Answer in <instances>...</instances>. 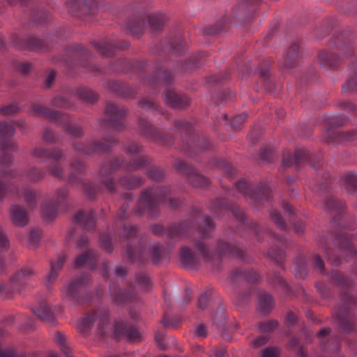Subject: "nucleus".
<instances>
[{"mask_svg": "<svg viewBox=\"0 0 357 357\" xmlns=\"http://www.w3.org/2000/svg\"><path fill=\"white\" fill-rule=\"evenodd\" d=\"M299 354H300L301 356H304L303 351H301V350L299 351Z\"/></svg>", "mask_w": 357, "mask_h": 357, "instance_id": "13d9d810", "label": "nucleus"}, {"mask_svg": "<svg viewBox=\"0 0 357 357\" xmlns=\"http://www.w3.org/2000/svg\"><path fill=\"white\" fill-rule=\"evenodd\" d=\"M56 204H44L42 206V215L44 219L49 220L52 219L56 214Z\"/></svg>", "mask_w": 357, "mask_h": 357, "instance_id": "6e6552de", "label": "nucleus"}, {"mask_svg": "<svg viewBox=\"0 0 357 357\" xmlns=\"http://www.w3.org/2000/svg\"><path fill=\"white\" fill-rule=\"evenodd\" d=\"M298 45L297 44H294L286 50L284 53V58L286 60V65L288 66L289 60H294L298 56Z\"/></svg>", "mask_w": 357, "mask_h": 357, "instance_id": "f8f14e48", "label": "nucleus"}, {"mask_svg": "<svg viewBox=\"0 0 357 357\" xmlns=\"http://www.w3.org/2000/svg\"><path fill=\"white\" fill-rule=\"evenodd\" d=\"M162 98L167 105L173 108H185L188 106L187 101L184 98L178 96L174 91L167 90L162 94Z\"/></svg>", "mask_w": 357, "mask_h": 357, "instance_id": "f03ea898", "label": "nucleus"}, {"mask_svg": "<svg viewBox=\"0 0 357 357\" xmlns=\"http://www.w3.org/2000/svg\"><path fill=\"white\" fill-rule=\"evenodd\" d=\"M33 312L38 318L41 319L42 320L46 321H52L54 320V318L52 317L50 310L47 308L36 310H33Z\"/></svg>", "mask_w": 357, "mask_h": 357, "instance_id": "ddd939ff", "label": "nucleus"}, {"mask_svg": "<svg viewBox=\"0 0 357 357\" xmlns=\"http://www.w3.org/2000/svg\"><path fill=\"white\" fill-rule=\"evenodd\" d=\"M195 335L197 337H204L207 335L206 328L204 324H199L195 329Z\"/></svg>", "mask_w": 357, "mask_h": 357, "instance_id": "b1692460", "label": "nucleus"}, {"mask_svg": "<svg viewBox=\"0 0 357 357\" xmlns=\"http://www.w3.org/2000/svg\"><path fill=\"white\" fill-rule=\"evenodd\" d=\"M162 19V15L160 14H158V24H157V26H158V30L159 29V26H160V23L159 22L160 21V20Z\"/></svg>", "mask_w": 357, "mask_h": 357, "instance_id": "de8ad7c7", "label": "nucleus"}, {"mask_svg": "<svg viewBox=\"0 0 357 357\" xmlns=\"http://www.w3.org/2000/svg\"><path fill=\"white\" fill-rule=\"evenodd\" d=\"M268 337L266 335H261L254 340L251 344L253 347H259L267 343Z\"/></svg>", "mask_w": 357, "mask_h": 357, "instance_id": "aec40b11", "label": "nucleus"}, {"mask_svg": "<svg viewBox=\"0 0 357 357\" xmlns=\"http://www.w3.org/2000/svg\"><path fill=\"white\" fill-rule=\"evenodd\" d=\"M342 182L343 185H347L351 188H357V174L354 172L345 174L342 178Z\"/></svg>", "mask_w": 357, "mask_h": 357, "instance_id": "1a4fd4ad", "label": "nucleus"}, {"mask_svg": "<svg viewBox=\"0 0 357 357\" xmlns=\"http://www.w3.org/2000/svg\"><path fill=\"white\" fill-rule=\"evenodd\" d=\"M116 274L119 276H122L123 274V273H121L120 272V270L119 269H117L116 271Z\"/></svg>", "mask_w": 357, "mask_h": 357, "instance_id": "8fccbe9b", "label": "nucleus"}, {"mask_svg": "<svg viewBox=\"0 0 357 357\" xmlns=\"http://www.w3.org/2000/svg\"><path fill=\"white\" fill-rule=\"evenodd\" d=\"M215 357H224L225 356V351L224 349H220L217 351L215 353Z\"/></svg>", "mask_w": 357, "mask_h": 357, "instance_id": "a19ab883", "label": "nucleus"}, {"mask_svg": "<svg viewBox=\"0 0 357 357\" xmlns=\"http://www.w3.org/2000/svg\"><path fill=\"white\" fill-rule=\"evenodd\" d=\"M91 220L92 222L93 221V217L90 215V214H86L84 212H79L78 213L75 218V220L77 222H83V223H86L88 220Z\"/></svg>", "mask_w": 357, "mask_h": 357, "instance_id": "6ab92c4d", "label": "nucleus"}, {"mask_svg": "<svg viewBox=\"0 0 357 357\" xmlns=\"http://www.w3.org/2000/svg\"><path fill=\"white\" fill-rule=\"evenodd\" d=\"M79 282H73L70 284L68 286L66 287L63 291L68 296L73 295V294L75 291V289L79 287Z\"/></svg>", "mask_w": 357, "mask_h": 357, "instance_id": "5701e85b", "label": "nucleus"}, {"mask_svg": "<svg viewBox=\"0 0 357 357\" xmlns=\"http://www.w3.org/2000/svg\"><path fill=\"white\" fill-rule=\"evenodd\" d=\"M287 319L289 321L292 322V323H294L295 321V319H294L293 314H289L288 315Z\"/></svg>", "mask_w": 357, "mask_h": 357, "instance_id": "37998d69", "label": "nucleus"}, {"mask_svg": "<svg viewBox=\"0 0 357 357\" xmlns=\"http://www.w3.org/2000/svg\"><path fill=\"white\" fill-rule=\"evenodd\" d=\"M330 333V329L329 328H323L321 330H320L318 333H317V336L319 337V338H322L323 337L328 335Z\"/></svg>", "mask_w": 357, "mask_h": 357, "instance_id": "f704fd0d", "label": "nucleus"}, {"mask_svg": "<svg viewBox=\"0 0 357 357\" xmlns=\"http://www.w3.org/2000/svg\"><path fill=\"white\" fill-rule=\"evenodd\" d=\"M197 248L199 251L200 254L205 260H207V251L205 249L204 245L202 242H199L197 244Z\"/></svg>", "mask_w": 357, "mask_h": 357, "instance_id": "c85d7f7f", "label": "nucleus"}, {"mask_svg": "<svg viewBox=\"0 0 357 357\" xmlns=\"http://www.w3.org/2000/svg\"><path fill=\"white\" fill-rule=\"evenodd\" d=\"M157 347H158V348H159V347L163 348V347L160 345V344L159 343V340H158V344H157Z\"/></svg>", "mask_w": 357, "mask_h": 357, "instance_id": "4d7b16f0", "label": "nucleus"}, {"mask_svg": "<svg viewBox=\"0 0 357 357\" xmlns=\"http://www.w3.org/2000/svg\"><path fill=\"white\" fill-rule=\"evenodd\" d=\"M26 200L29 202L30 207H34L36 206L35 195L31 192L26 195Z\"/></svg>", "mask_w": 357, "mask_h": 357, "instance_id": "7c9ffc66", "label": "nucleus"}, {"mask_svg": "<svg viewBox=\"0 0 357 357\" xmlns=\"http://www.w3.org/2000/svg\"><path fill=\"white\" fill-rule=\"evenodd\" d=\"M180 259L185 267L192 268L196 264L195 257L188 247H183L181 249Z\"/></svg>", "mask_w": 357, "mask_h": 357, "instance_id": "20e7f679", "label": "nucleus"}, {"mask_svg": "<svg viewBox=\"0 0 357 357\" xmlns=\"http://www.w3.org/2000/svg\"><path fill=\"white\" fill-rule=\"evenodd\" d=\"M14 128L6 123H0V134L3 135H13L14 134Z\"/></svg>", "mask_w": 357, "mask_h": 357, "instance_id": "a211bd4d", "label": "nucleus"}, {"mask_svg": "<svg viewBox=\"0 0 357 357\" xmlns=\"http://www.w3.org/2000/svg\"><path fill=\"white\" fill-rule=\"evenodd\" d=\"M236 251V250L232 246L226 243H222L218 246V252L220 254H229L234 256Z\"/></svg>", "mask_w": 357, "mask_h": 357, "instance_id": "4468645a", "label": "nucleus"}, {"mask_svg": "<svg viewBox=\"0 0 357 357\" xmlns=\"http://www.w3.org/2000/svg\"><path fill=\"white\" fill-rule=\"evenodd\" d=\"M64 262V257H58L56 261H51V271L47 276V283H51L57 276V271L60 269Z\"/></svg>", "mask_w": 357, "mask_h": 357, "instance_id": "423d86ee", "label": "nucleus"}, {"mask_svg": "<svg viewBox=\"0 0 357 357\" xmlns=\"http://www.w3.org/2000/svg\"><path fill=\"white\" fill-rule=\"evenodd\" d=\"M112 109L109 110L111 113L116 114L117 113V108L114 106H111Z\"/></svg>", "mask_w": 357, "mask_h": 357, "instance_id": "49530a36", "label": "nucleus"}, {"mask_svg": "<svg viewBox=\"0 0 357 357\" xmlns=\"http://www.w3.org/2000/svg\"><path fill=\"white\" fill-rule=\"evenodd\" d=\"M6 176L7 172L0 174V178H5ZM8 190V186L3 184L1 181H0V200H1L3 196L7 193Z\"/></svg>", "mask_w": 357, "mask_h": 357, "instance_id": "4be33fe9", "label": "nucleus"}, {"mask_svg": "<svg viewBox=\"0 0 357 357\" xmlns=\"http://www.w3.org/2000/svg\"><path fill=\"white\" fill-rule=\"evenodd\" d=\"M168 46L169 51L177 55L183 54L185 50V46L181 39L168 44Z\"/></svg>", "mask_w": 357, "mask_h": 357, "instance_id": "9d476101", "label": "nucleus"}, {"mask_svg": "<svg viewBox=\"0 0 357 357\" xmlns=\"http://www.w3.org/2000/svg\"><path fill=\"white\" fill-rule=\"evenodd\" d=\"M328 260L329 261V262L333 265V266H337L340 264V261H335L333 259V257L332 256H330L328 257Z\"/></svg>", "mask_w": 357, "mask_h": 357, "instance_id": "ea45409f", "label": "nucleus"}, {"mask_svg": "<svg viewBox=\"0 0 357 357\" xmlns=\"http://www.w3.org/2000/svg\"><path fill=\"white\" fill-rule=\"evenodd\" d=\"M162 190H163V189H162V188H160V189L158 188V195L159 194V191L162 192ZM157 202H158V203L160 202V199L158 197Z\"/></svg>", "mask_w": 357, "mask_h": 357, "instance_id": "603ef678", "label": "nucleus"}, {"mask_svg": "<svg viewBox=\"0 0 357 357\" xmlns=\"http://www.w3.org/2000/svg\"><path fill=\"white\" fill-rule=\"evenodd\" d=\"M10 218L13 222L19 227L24 226L28 222L26 213L17 206L10 208Z\"/></svg>", "mask_w": 357, "mask_h": 357, "instance_id": "7ed1b4c3", "label": "nucleus"}, {"mask_svg": "<svg viewBox=\"0 0 357 357\" xmlns=\"http://www.w3.org/2000/svg\"><path fill=\"white\" fill-rule=\"evenodd\" d=\"M171 82V76L167 73L158 75V84H169Z\"/></svg>", "mask_w": 357, "mask_h": 357, "instance_id": "412c9836", "label": "nucleus"}, {"mask_svg": "<svg viewBox=\"0 0 357 357\" xmlns=\"http://www.w3.org/2000/svg\"><path fill=\"white\" fill-rule=\"evenodd\" d=\"M297 344H298V342L295 339H293L289 342L287 347L290 348V347H292L296 345Z\"/></svg>", "mask_w": 357, "mask_h": 357, "instance_id": "79ce46f5", "label": "nucleus"}, {"mask_svg": "<svg viewBox=\"0 0 357 357\" xmlns=\"http://www.w3.org/2000/svg\"><path fill=\"white\" fill-rule=\"evenodd\" d=\"M197 179H199V180H200L202 181H204V183L206 181V178L204 176H199V175L197 176Z\"/></svg>", "mask_w": 357, "mask_h": 357, "instance_id": "09e8293b", "label": "nucleus"}, {"mask_svg": "<svg viewBox=\"0 0 357 357\" xmlns=\"http://www.w3.org/2000/svg\"><path fill=\"white\" fill-rule=\"evenodd\" d=\"M335 241L340 245L342 255L344 256L346 261H349L356 255V248L350 242V237L345 231L337 234Z\"/></svg>", "mask_w": 357, "mask_h": 357, "instance_id": "f257e3e1", "label": "nucleus"}, {"mask_svg": "<svg viewBox=\"0 0 357 357\" xmlns=\"http://www.w3.org/2000/svg\"><path fill=\"white\" fill-rule=\"evenodd\" d=\"M260 357H278L280 350L278 347H269L261 350Z\"/></svg>", "mask_w": 357, "mask_h": 357, "instance_id": "2eb2a0df", "label": "nucleus"}, {"mask_svg": "<svg viewBox=\"0 0 357 357\" xmlns=\"http://www.w3.org/2000/svg\"><path fill=\"white\" fill-rule=\"evenodd\" d=\"M314 264L317 267V268L320 271L322 272L324 268V263L319 257H314Z\"/></svg>", "mask_w": 357, "mask_h": 357, "instance_id": "c756f323", "label": "nucleus"}, {"mask_svg": "<svg viewBox=\"0 0 357 357\" xmlns=\"http://www.w3.org/2000/svg\"><path fill=\"white\" fill-rule=\"evenodd\" d=\"M56 73L54 70H50L47 77L45 79V85L47 88L50 87L52 83L53 82L55 78Z\"/></svg>", "mask_w": 357, "mask_h": 357, "instance_id": "a878e982", "label": "nucleus"}, {"mask_svg": "<svg viewBox=\"0 0 357 357\" xmlns=\"http://www.w3.org/2000/svg\"><path fill=\"white\" fill-rule=\"evenodd\" d=\"M304 158L303 152H297L294 155H291L289 157L284 158L283 164L284 166H292L298 163Z\"/></svg>", "mask_w": 357, "mask_h": 357, "instance_id": "9b49d317", "label": "nucleus"}, {"mask_svg": "<svg viewBox=\"0 0 357 357\" xmlns=\"http://www.w3.org/2000/svg\"><path fill=\"white\" fill-rule=\"evenodd\" d=\"M244 185H247V182L244 180L240 181L238 184V188L241 192L247 195L248 192L246 190V188H244L243 186Z\"/></svg>", "mask_w": 357, "mask_h": 357, "instance_id": "473e14b6", "label": "nucleus"}, {"mask_svg": "<svg viewBox=\"0 0 357 357\" xmlns=\"http://www.w3.org/2000/svg\"><path fill=\"white\" fill-rule=\"evenodd\" d=\"M31 273H32V271L30 269L22 270V271L18 273V278L20 280H23L25 277L28 276Z\"/></svg>", "mask_w": 357, "mask_h": 357, "instance_id": "72a5a7b5", "label": "nucleus"}, {"mask_svg": "<svg viewBox=\"0 0 357 357\" xmlns=\"http://www.w3.org/2000/svg\"><path fill=\"white\" fill-rule=\"evenodd\" d=\"M89 258L88 254H84L77 257L75 260V265L76 266H80L83 265Z\"/></svg>", "mask_w": 357, "mask_h": 357, "instance_id": "393cba45", "label": "nucleus"}, {"mask_svg": "<svg viewBox=\"0 0 357 357\" xmlns=\"http://www.w3.org/2000/svg\"><path fill=\"white\" fill-rule=\"evenodd\" d=\"M204 224H205V227L208 229H212L214 226L213 220L208 217L205 218Z\"/></svg>", "mask_w": 357, "mask_h": 357, "instance_id": "e433bc0d", "label": "nucleus"}, {"mask_svg": "<svg viewBox=\"0 0 357 357\" xmlns=\"http://www.w3.org/2000/svg\"><path fill=\"white\" fill-rule=\"evenodd\" d=\"M284 210L289 209V204H286L285 206H284Z\"/></svg>", "mask_w": 357, "mask_h": 357, "instance_id": "5fc2aeb1", "label": "nucleus"}, {"mask_svg": "<svg viewBox=\"0 0 357 357\" xmlns=\"http://www.w3.org/2000/svg\"><path fill=\"white\" fill-rule=\"evenodd\" d=\"M278 326V321L275 320L268 321L261 323L259 325V330L261 331H271Z\"/></svg>", "mask_w": 357, "mask_h": 357, "instance_id": "f3484780", "label": "nucleus"}, {"mask_svg": "<svg viewBox=\"0 0 357 357\" xmlns=\"http://www.w3.org/2000/svg\"><path fill=\"white\" fill-rule=\"evenodd\" d=\"M100 244H101V246L102 247V248H104L106 251H107V252L111 251V245H110V243L109 242L108 239H107V238L102 239Z\"/></svg>", "mask_w": 357, "mask_h": 357, "instance_id": "2f4dec72", "label": "nucleus"}, {"mask_svg": "<svg viewBox=\"0 0 357 357\" xmlns=\"http://www.w3.org/2000/svg\"><path fill=\"white\" fill-rule=\"evenodd\" d=\"M274 305L273 297L266 294H262L258 301V309L261 312H268Z\"/></svg>", "mask_w": 357, "mask_h": 357, "instance_id": "39448f33", "label": "nucleus"}, {"mask_svg": "<svg viewBox=\"0 0 357 357\" xmlns=\"http://www.w3.org/2000/svg\"><path fill=\"white\" fill-rule=\"evenodd\" d=\"M271 216L278 227H279L280 229L285 228L286 223L277 211H271Z\"/></svg>", "mask_w": 357, "mask_h": 357, "instance_id": "dca6fc26", "label": "nucleus"}, {"mask_svg": "<svg viewBox=\"0 0 357 357\" xmlns=\"http://www.w3.org/2000/svg\"><path fill=\"white\" fill-rule=\"evenodd\" d=\"M208 302V297L205 294L201 296L198 301L199 307L204 309Z\"/></svg>", "mask_w": 357, "mask_h": 357, "instance_id": "bb28decb", "label": "nucleus"}, {"mask_svg": "<svg viewBox=\"0 0 357 357\" xmlns=\"http://www.w3.org/2000/svg\"><path fill=\"white\" fill-rule=\"evenodd\" d=\"M17 111V107L15 106H8L2 109V112L6 114L15 112Z\"/></svg>", "mask_w": 357, "mask_h": 357, "instance_id": "c9c22d12", "label": "nucleus"}, {"mask_svg": "<svg viewBox=\"0 0 357 357\" xmlns=\"http://www.w3.org/2000/svg\"><path fill=\"white\" fill-rule=\"evenodd\" d=\"M0 357H10V355L5 351H0Z\"/></svg>", "mask_w": 357, "mask_h": 357, "instance_id": "c03bdc74", "label": "nucleus"}, {"mask_svg": "<svg viewBox=\"0 0 357 357\" xmlns=\"http://www.w3.org/2000/svg\"><path fill=\"white\" fill-rule=\"evenodd\" d=\"M0 248L6 250L8 248V241L3 234H0Z\"/></svg>", "mask_w": 357, "mask_h": 357, "instance_id": "cd10ccee", "label": "nucleus"}, {"mask_svg": "<svg viewBox=\"0 0 357 357\" xmlns=\"http://www.w3.org/2000/svg\"><path fill=\"white\" fill-rule=\"evenodd\" d=\"M191 295H192L191 292L190 291H187V292H186V296H187L186 297V300H187V301H190L191 297H192Z\"/></svg>", "mask_w": 357, "mask_h": 357, "instance_id": "a18cd8bd", "label": "nucleus"}, {"mask_svg": "<svg viewBox=\"0 0 357 357\" xmlns=\"http://www.w3.org/2000/svg\"><path fill=\"white\" fill-rule=\"evenodd\" d=\"M296 276L297 278L302 277V275H301V274H298V273H296Z\"/></svg>", "mask_w": 357, "mask_h": 357, "instance_id": "bf43d9fd", "label": "nucleus"}, {"mask_svg": "<svg viewBox=\"0 0 357 357\" xmlns=\"http://www.w3.org/2000/svg\"><path fill=\"white\" fill-rule=\"evenodd\" d=\"M159 247L158 246V257H157V259H158V262L159 261L160 259V253L159 252Z\"/></svg>", "mask_w": 357, "mask_h": 357, "instance_id": "3c124183", "label": "nucleus"}, {"mask_svg": "<svg viewBox=\"0 0 357 357\" xmlns=\"http://www.w3.org/2000/svg\"><path fill=\"white\" fill-rule=\"evenodd\" d=\"M319 60L320 64L324 67H330L336 63L335 56L327 51H322L319 52Z\"/></svg>", "mask_w": 357, "mask_h": 357, "instance_id": "0eeeda50", "label": "nucleus"}, {"mask_svg": "<svg viewBox=\"0 0 357 357\" xmlns=\"http://www.w3.org/2000/svg\"><path fill=\"white\" fill-rule=\"evenodd\" d=\"M157 231H158V234L159 233V227L158 226Z\"/></svg>", "mask_w": 357, "mask_h": 357, "instance_id": "052dcab7", "label": "nucleus"}, {"mask_svg": "<svg viewBox=\"0 0 357 357\" xmlns=\"http://www.w3.org/2000/svg\"><path fill=\"white\" fill-rule=\"evenodd\" d=\"M162 323L165 327H169L171 326H173V324L169 321L168 317L167 316L164 317V318L162 320Z\"/></svg>", "mask_w": 357, "mask_h": 357, "instance_id": "4c0bfd02", "label": "nucleus"}, {"mask_svg": "<svg viewBox=\"0 0 357 357\" xmlns=\"http://www.w3.org/2000/svg\"><path fill=\"white\" fill-rule=\"evenodd\" d=\"M49 357H59L56 354H54V353H51L50 355H49Z\"/></svg>", "mask_w": 357, "mask_h": 357, "instance_id": "864d4df0", "label": "nucleus"}, {"mask_svg": "<svg viewBox=\"0 0 357 357\" xmlns=\"http://www.w3.org/2000/svg\"><path fill=\"white\" fill-rule=\"evenodd\" d=\"M347 85L348 86V87H351V85H352V83L349 81L347 83Z\"/></svg>", "mask_w": 357, "mask_h": 357, "instance_id": "6e6d98bb", "label": "nucleus"}, {"mask_svg": "<svg viewBox=\"0 0 357 357\" xmlns=\"http://www.w3.org/2000/svg\"><path fill=\"white\" fill-rule=\"evenodd\" d=\"M29 68H30V65L29 63H25L22 66L21 70L24 73H26L29 70Z\"/></svg>", "mask_w": 357, "mask_h": 357, "instance_id": "58836bf2", "label": "nucleus"}]
</instances>
